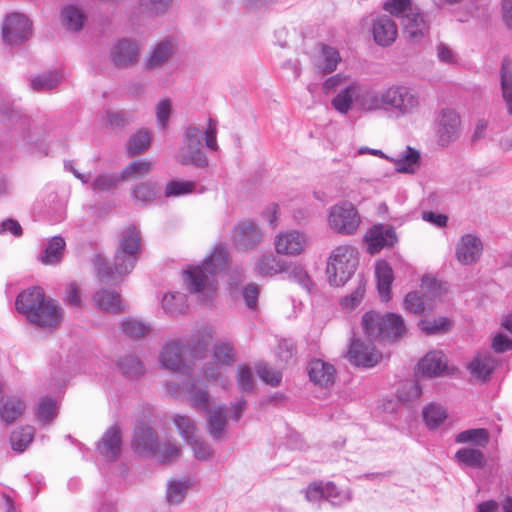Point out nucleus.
I'll return each instance as SVG.
<instances>
[{
  "label": "nucleus",
  "instance_id": "1",
  "mask_svg": "<svg viewBox=\"0 0 512 512\" xmlns=\"http://www.w3.org/2000/svg\"><path fill=\"white\" fill-rule=\"evenodd\" d=\"M228 263V251L217 247L202 265L190 266L183 272V281L187 290L197 299L208 304L217 295L218 283L215 279Z\"/></svg>",
  "mask_w": 512,
  "mask_h": 512
},
{
  "label": "nucleus",
  "instance_id": "2",
  "mask_svg": "<svg viewBox=\"0 0 512 512\" xmlns=\"http://www.w3.org/2000/svg\"><path fill=\"white\" fill-rule=\"evenodd\" d=\"M362 102L367 112L385 111L408 116L419 110L421 97L413 87L394 84L382 90L369 89Z\"/></svg>",
  "mask_w": 512,
  "mask_h": 512
},
{
  "label": "nucleus",
  "instance_id": "3",
  "mask_svg": "<svg viewBox=\"0 0 512 512\" xmlns=\"http://www.w3.org/2000/svg\"><path fill=\"white\" fill-rule=\"evenodd\" d=\"M140 250L139 230L135 226H129L122 231L119 246L114 256V270L101 255H96L93 265L97 277L106 284L117 283V275L123 276L130 273L138 259Z\"/></svg>",
  "mask_w": 512,
  "mask_h": 512
},
{
  "label": "nucleus",
  "instance_id": "4",
  "mask_svg": "<svg viewBox=\"0 0 512 512\" xmlns=\"http://www.w3.org/2000/svg\"><path fill=\"white\" fill-rule=\"evenodd\" d=\"M16 309L34 325L44 329L58 327L63 318V310L58 302L45 297L43 290L33 287L20 293L16 299Z\"/></svg>",
  "mask_w": 512,
  "mask_h": 512
},
{
  "label": "nucleus",
  "instance_id": "5",
  "mask_svg": "<svg viewBox=\"0 0 512 512\" xmlns=\"http://www.w3.org/2000/svg\"><path fill=\"white\" fill-rule=\"evenodd\" d=\"M216 137L217 123L213 119L208 120L205 130L195 125L187 126L183 134V146L178 156L179 163L198 168L207 167L209 160L203 151V140L209 150L217 151L219 147Z\"/></svg>",
  "mask_w": 512,
  "mask_h": 512
},
{
  "label": "nucleus",
  "instance_id": "6",
  "mask_svg": "<svg viewBox=\"0 0 512 512\" xmlns=\"http://www.w3.org/2000/svg\"><path fill=\"white\" fill-rule=\"evenodd\" d=\"M361 324L365 336L371 341L395 342L407 331L404 319L395 313L368 311L362 316Z\"/></svg>",
  "mask_w": 512,
  "mask_h": 512
},
{
  "label": "nucleus",
  "instance_id": "7",
  "mask_svg": "<svg viewBox=\"0 0 512 512\" xmlns=\"http://www.w3.org/2000/svg\"><path fill=\"white\" fill-rule=\"evenodd\" d=\"M358 265V252L350 245H340L330 254L326 273L329 283L339 287L344 285L354 274Z\"/></svg>",
  "mask_w": 512,
  "mask_h": 512
},
{
  "label": "nucleus",
  "instance_id": "8",
  "mask_svg": "<svg viewBox=\"0 0 512 512\" xmlns=\"http://www.w3.org/2000/svg\"><path fill=\"white\" fill-rule=\"evenodd\" d=\"M328 224L338 234L353 235L361 224V217L354 204L342 201L331 207Z\"/></svg>",
  "mask_w": 512,
  "mask_h": 512
},
{
  "label": "nucleus",
  "instance_id": "9",
  "mask_svg": "<svg viewBox=\"0 0 512 512\" xmlns=\"http://www.w3.org/2000/svg\"><path fill=\"white\" fill-rule=\"evenodd\" d=\"M460 133V115L450 108L441 110L436 120L437 143L441 147H447L459 138Z\"/></svg>",
  "mask_w": 512,
  "mask_h": 512
},
{
  "label": "nucleus",
  "instance_id": "10",
  "mask_svg": "<svg viewBox=\"0 0 512 512\" xmlns=\"http://www.w3.org/2000/svg\"><path fill=\"white\" fill-rule=\"evenodd\" d=\"M31 35V22L21 13L13 12L6 16L2 24V37L9 45H18Z\"/></svg>",
  "mask_w": 512,
  "mask_h": 512
},
{
  "label": "nucleus",
  "instance_id": "11",
  "mask_svg": "<svg viewBox=\"0 0 512 512\" xmlns=\"http://www.w3.org/2000/svg\"><path fill=\"white\" fill-rule=\"evenodd\" d=\"M353 338L348 351V359L351 364L370 368L375 366L382 358V354L373 345L374 341L367 338Z\"/></svg>",
  "mask_w": 512,
  "mask_h": 512
},
{
  "label": "nucleus",
  "instance_id": "12",
  "mask_svg": "<svg viewBox=\"0 0 512 512\" xmlns=\"http://www.w3.org/2000/svg\"><path fill=\"white\" fill-rule=\"evenodd\" d=\"M368 90H362L361 85L357 81H350L332 99L331 104L341 114H347L352 109L354 102H357L360 109L367 112V109L363 106L362 99L366 96Z\"/></svg>",
  "mask_w": 512,
  "mask_h": 512
},
{
  "label": "nucleus",
  "instance_id": "13",
  "mask_svg": "<svg viewBox=\"0 0 512 512\" xmlns=\"http://www.w3.org/2000/svg\"><path fill=\"white\" fill-rule=\"evenodd\" d=\"M364 242L367 245V251L373 255L383 248L393 246L397 242V235L392 226L378 224L366 232Z\"/></svg>",
  "mask_w": 512,
  "mask_h": 512
},
{
  "label": "nucleus",
  "instance_id": "14",
  "mask_svg": "<svg viewBox=\"0 0 512 512\" xmlns=\"http://www.w3.org/2000/svg\"><path fill=\"white\" fill-rule=\"evenodd\" d=\"M185 345L180 341L167 342L159 355V361L163 368L173 372H187L190 367L186 364L184 353Z\"/></svg>",
  "mask_w": 512,
  "mask_h": 512
},
{
  "label": "nucleus",
  "instance_id": "15",
  "mask_svg": "<svg viewBox=\"0 0 512 512\" xmlns=\"http://www.w3.org/2000/svg\"><path fill=\"white\" fill-rule=\"evenodd\" d=\"M306 245V235L298 230L280 232L274 239L275 250L280 255H300L304 251Z\"/></svg>",
  "mask_w": 512,
  "mask_h": 512
},
{
  "label": "nucleus",
  "instance_id": "16",
  "mask_svg": "<svg viewBox=\"0 0 512 512\" xmlns=\"http://www.w3.org/2000/svg\"><path fill=\"white\" fill-rule=\"evenodd\" d=\"M482 251L480 238L474 234H465L456 244L455 257L461 265H472L480 259Z\"/></svg>",
  "mask_w": 512,
  "mask_h": 512
},
{
  "label": "nucleus",
  "instance_id": "17",
  "mask_svg": "<svg viewBox=\"0 0 512 512\" xmlns=\"http://www.w3.org/2000/svg\"><path fill=\"white\" fill-rule=\"evenodd\" d=\"M403 34L411 43L421 42L429 33V25L418 8L403 15Z\"/></svg>",
  "mask_w": 512,
  "mask_h": 512
},
{
  "label": "nucleus",
  "instance_id": "18",
  "mask_svg": "<svg viewBox=\"0 0 512 512\" xmlns=\"http://www.w3.org/2000/svg\"><path fill=\"white\" fill-rule=\"evenodd\" d=\"M232 240L239 249L249 250L261 242L262 233L254 222L242 221L235 225Z\"/></svg>",
  "mask_w": 512,
  "mask_h": 512
},
{
  "label": "nucleus",
  "instance_id": "19",
  "mask_svg": "<svg viewBox=\"0 0 512 512\" xmlns=\"http://www.w3.org/2000/svg\"><path fill=\"white\" fill-rule=\"evenodd\" d=\"M157 444V435L151 427L142 424L135 428L132 448L136 453L153 456Z\"/></svg>",
  "mask_w": 512,
  "mask_h": 512
},
{
  "label": "nucleus",
  "instance_id": "20",
  "mask_svg": "<svg viewBox=\"0 0 512 512\" xmlns=\"http://www.w3.org/2000/svg\"><path fill=\"white\" fill-rule=\"evenodd\" d=\"M139 48L133 41L119 40L111 50V60L118 67L135 64L139 59Z\"/></svg>",
  "mask_w": 512,
  "mask_h": 512
},
{
  "label": "nucleus",
  "instance_id": "21",
  "mask_svg": "<svg viewBox=\"0 0 512 512\" xmlns=\"http://www.w3.org/2000/svg\"><path fill=\"white\" fill-rule=\"evenodd\" d=\"M372 32L375 42L381 46L392 44L398 35L396 23L387 15L378 16L373 21Z\"/></svg>",
  "mask_w": 512,
  "mask_h": 512
},
{
  "label": "nucleus",
  "instance_id": "22",
  "mask_svg": "<svg viewBox=\"0 0 512 512\" xmlns=\"http://www.w3.org/2000/svg\"><path fill=\"white\" fill-rule=\"evenodd\" d=\"M99 453L109 461L116 460L121 452V432L116 426L110 427L98 443Z\"/></svg>",
  "mask_w": 512,
  "mask_h": 512
},
{
  "label": "nucleus",
  "instance_id": "23",
  "mask_svg": "<svg viewBox=\"0 0 512 512\" xmlns=\"http://www.w3.org/2000/svg\"><path fill=\"white\" fill-rule=\"evenodd\" d=\"M446 369L447 359L441 351L427 353L418 363V371L427 378L440 376Z\"/></svg>",
  "mask_w": 512,
  "mask_h": 512
},
{
  "label": "nucleus",
  "instance_id": "24",
  "mask_svg": "<svg viewBox=\"0 0 512 512\" xmlns=\"http://www.w3.org/2000/svg\"><path fill=\"white\" fill-rule=\"evenodd\" d=\"M310 380L322 387H329L335 381L336 371L333 365L320 359L312 360L308 365Z\"/></svg>",
  "mask_w": 512,
  "mask_h": 512
},
{
  "label": "nucleus",
  "instance_id": "25",
  "mask_svg": "<svg viewBox=\"0 0 512 512\" xmlns=\"http://www.w3.org/2000/svg\"><path fill=\"white\" fill-rule=\"evenodd\" d=\"M175 52V45L171 40L157 43L145 60V67L154 70L166 64Z\"/></svg>",
  "mask_w": 512,
  "mask_h": 512
},
{
  "label": "nucleus",
  "instance_id": "26",
  "mask_svg": "<svg viewBox=\"0 0 512 512\" xmlns=\"http://www.w3.org/2000/svg\"><path fill=\"white\" fill-rule=\"evenodd\" d=\"M94 305L104 312L120 313L125 309L120 295L112 290L101 289L92 297Z\"/></svg>",
  "mask_w": 512,
  "mask_h": 512
},
{
  "label": "nucleus",
  "instance_id": "27",
  "mask_svg": "<svg viewBox=\"0 0 512 512\" xmlns=\"http://www.w3.org/2000/svg\"><path fill=\"white\" fill-rule=\"evenodd\" d=\"M60 20L62 26L67 31L78 32L83 28L84 23L87 20V15L83 8L74 4H69L62 8Z\"/></svg>",
  "mask_w": 512,
  "mask_h": 512
},
{
  "label": "nucleus",
  "instance_id": "28",
  "mask_svg": "<svg viewBox=\"0 0 512 512\" xmlns=\"http://www.w3.org/2000/svg\"><path fill=\"white\" fill-rule=\"evenodd\" d=\"M388 160L394 163L397 172L413 174L419 166L420 153L418 150L407 146L397 157H389Z\"/></svg>",
  "mask_w": 512,
  "mask_h": 512
},
{
  "label": "nucleus",
  "instance_id": "29",
  "mask_svg": "<svg viewBox=\"0 0 512 512\" xmlns=\"http://www.w3.org/2000/svg\"><path fill=\"white\" fill-rule=\"evenodd\" d=\"M255 270L262 276L272 277L288 271V263L273 254L262 255L255 265Z\"/></svg>",
  "mask_w": 512,
  "mask_h": 512
},
{
  "label": "nucleus",
  "instance_id": "30",
  "mask_svg": "<svg viewBox=\"0 0 512 512\" xmlns=\"http://www.w3.org/2000/svg\"><path fill=\"white\" fill-rule=\"evenodd\" d=\"M495 367L496 361L492 356L478 354L470 362L468 369L474 378L486 381L493 373Z\"/></svg>",
  "mask_w": 512,
  "mask_h": 512
},
{
  "label": "nucleus",
  "instance_id": "31",
  "mask_svg": "<svg viewBox=\"0 0 512 512\" xmlns=\"http://www.w3.org/2000/svg\"><path fill=\"white\" fill-rule=\"evenodd\" d=\"M66 242L61 236L52 237L40 255V261L45 265H57L62 261Z\"/></svg>",
  "mask_w": 512,
  "mask_h": 512
},
{
  "label": "nucleus",
  "instance_id": "32",
  "mask_svg": "<svg viewBox=\"0 0 512 512\" xmlns=\"http://www.w3.org/2000/svg\"><path fill=\"white\" fill-rule=\"evenodd\" d=\"M341 60L342 58L336 48L323 45L321 55L315 62V67L322 74H330L337 69Z\"/></svg>",
  "mask_w": 512,
  "mask_h": 512
},
{
  "label": "nucleus",
  "instance_id": "33",
  "mask_svg": "<svg viewBox=\"0 0 512 512\" xmlns=\"http://www.w3.org/2000/svg\"><path fill=\"white\" fill-rule=\"evenodd\" d=\"M377 287L383 301L390 299V288L393 282L392 268L385 261H378L375 267Z\"/></svg>",
  "mask_w": 512,
  "mask_h": 512
},
{
  "label": "nucleus",
  "instance_id": "34",
  "mask_svg": "<svg viewBox=\"0 0 512 512\" xmlns=\"http://www.w3.org/2000/svg\"><path fill=\"white\" fill-rule=\"evenodd\" d=\"M162 308L167 315L178 316L188 309L186 294L181 292H168L162 297Z\"/></svg>",
  "mask_w": 512,
  "mask_h": 512
},
{
  "label": "nucleus",
  "instance_id": "35",
  "mask_svg": "<svg viewBox=\"0 0 512 512\" xmlns=\"http://www.w3.org/2000/svg\"><path fill=\"white\" fill-rule=\"evenodd\" d=\"M152 132L142 128L130 136L126 143V150L129 156H136L145 152L151 145Z\"/></svg>",
  "mask_w": 512,
  "mask_h": 512
},
{
  "label": "nucleus",
  "instance_id": "36",
  "mask_svg": "<svg viewBox=\"0 0 512 512\" xmlns=\"http://www.w3.org/2000/svg\"><path fill=\"white\" fill-rule=\"evenodd\" d=\"M458 463L475 469H482L486 465L484 453L477 448H461L455 454Z\"/></svg>",
  "mask_w": 512,
  "mask_h": 512
},
{
  "label": "nucleus",
  "instance_id": "37",
  "mask_svg": "<svg viewBox=\"0 0 512 512\" xmlns=\"http://www.w3.org/2000/svg\"><path fill=\"white\" fill-rule=\"evenodd\" d=\"M226 424L227 419L224 406H219L209 413L207 418L208 432L215 440L223 438Z\"/></svg>",
  "mask_w": 512,
  "mask_h": 512
},
{
  "label": "nucleus",
  "instance_id": "38",
  "mask_svg": "<svg viewBox=\"0 0 512 512\" xmlns=\"http://www.w3.org/2000/svg\"><path fill=\"white\" fill-rule=\"evenodd\" d=\"M160 190L158 184L152 181H144L136 184L131 189L132 197L139 203L146 205L157 199Z\"/></svg>",
  "mask_w": 512,
  "mask_h": 512
},
{
  "label": "nucleus",
  "instance_id": "39",
  "mask_svg": "<svg viewBox=\"0 0 512 512\" xmlns=\"http://www.w3.org/2000/svg\"><path fill=\"white\" fill-rule=\"evenodd\" d=\"M490 440V434L485 428L467 429L458 433L455 442L459 444L470 443L478 447H486Z\"/></svg>",
  "mask_w": 512,
  "mask_h": 512
},
{
  "label": "nucleus",
  "instance_id": "40",
  "mask_svg": "<svg viewBox=\"0 0 512 512\" xmlns=\"http://www.w3.org/2000/svg\"><path fill=\"white\" fill-rule=\"evenodd\" d=\"M25 403L17 397L7 398L0 407L1 419L7 424L13 423L25 411Z\"/></svg>",
  "mask_w": 512,
  "mask_h": 512
},
{
  "label": "nucleus",
  "instance_id": "41",
  "mask_svg": "<svg viewBox=\"0 0 512 512\" xmlns=\"http://www.w3.org/2000/svg\"><path fill=\"white\" fill-rule=\"evenodd\" d=\"M121 331L131 339H140L151 331L150 324L136 318L127 317L120 325Z\"/></svg>",
  "mask_w": 512,
  "mask_h": 512
},
{
  "label": "nucleus",
  "instance_id": "42",
  "mask_svg": "<svg viewBox=\"0 0 512 512\" xmlns=\"http://www.w3.org/2000/svg\"><path fill=\"white\" fill-rule=\"evenodd\" d=\"M154 163L147 159H140L130 162L122 170L120 178L122 180L138 179L147 176L153 169Z\"/></svg>",
  "mask_w": 512,
  "mask_h": 512
},
{
  "label": "nucleus",
  "instance_id": "43",
  "mask_svg": "<svg viewBox=\"0 0 512 512\" xmlns=\"http://www.w3.org/2000/svg\"><path fill=\"white\" fill-rule=\"evenodd\" d=\"M63 77L58 72H46L31 79L30 86L34 91L45 92L56 88Z\"/></svg>",
  "mask_w": 512,
  "mask_h": 512
},
{
  "label": "nucleus",
  "instance_id": "44",
  "mask_svg": "<svg viewBox=\"0 0 512 512\" xmlns=\"http://www.w3.org/2000/svg\"><path fill=\"white\" fill-rule=\"evenodd\" d=\"M35 435V429L32 426L21 427L12 432L10 442L12 449L17 452H23L32 442Z\"/></svg>",
  "mask_w": 512,
  "mask_h": 512
},
{
  "label": "nucleus",
  "instance_id": "45",
  "mask_svg": "<svg viewBox=\"0 0 512 512\" xmlns=\"http://www.w3.org/2000/svg\"><path fill=\"white\" fill-rule=\"evenodd\" d=\"M189 480H171L167 485L166 498L170 505L180 504L189 489Z\"/></svg>",
  "mask_w": 512,
  "mask_h": 512
},
{
  "label": "nucleus",
  "instance_id": "46",
  "mask_svg": "<svg viewBox=\"0 0 512 512\" xmlns=\"http://www.w3.org/2000/svg\"><path fill=\"white\" fill-rule=\"evenodd\" d=\"M118 367L122 374L128 378H138L144 373L143 363L134 355H127L118 361Z\"/></svg>",
  "mask_w": 512,
  "mask_h": 512
},
{
  "label": "nucleus",
  "instance_id": "47",
  "mask_svg": "<svg viewBox=\"0 0 512 512\" xmlns=\"http://www.w3.org/2000/svg\"><path fill=\"white\" fill-rule=\"evenodd\" d=\"M404 307L407 311L416 315H421L432 309V306L428 302H425L419 292L416 291L410 292L406 295L404 299Z\"/></svg>",
  "mask_w": 512,
  "mask_h": 512
},
{
  "label": "nucleus",
  "instance_id": "48",
  "mask_svg": "<svg viewBox=\"0 0 512 512\" xmlns=\"http://www.w3.org/2000/svg\"><path fill=\"white\" fill-rule=\"evenodd\" d=\"M172 0H138L137 10L140 14L158 15L164 13Z\"/></svg>",
  "mask_w": 512,
  "mask_h": 512
},
{
  "label": "nucleus",
  "instance_id": "49",
  "mask_svg": "<svg viewBox=\"0 0 512 512\" xmlns=\"http://www.w3.org/2000/svg\"><path fill=\"white\" fill-rule=\"evenodd\" d=\"M153 456L161 463H171L179 458L180 449L170 442L158 443Z\"/></svg>",
  "mask_w": 512,
  "mask_h": 512
},
{
  "label": "nucleus",
  "instance_id": "50",
  "mask_svg": "<svg viewBox=\"0 0 512 512\" xmlns=\"http://www.w3.org/2000/svg\"><path fill=\"white\" fill-rule=\"evenodd\" d=\"M288 278L296 283H298L303 289H305L308 293L312 288V280L308 275L307 271L300 265H292L288 264Z\"/></svg>",
  "mask_w": 512,
  "mask_h": 512
},
{
  "label": "nucleus",
  "instance_id": "51",
  "mask_svg": "<svg viewBox=\"0 0 512 512\" xmlns=\"http://www.w3.org/2000/svg\"><path fill=\"white\" fill-rule=\"evenodd\" d=\"M237 386L241 393H251L255 388V381L251 369L240 365L237 371Z\"/></svg>",
  "mask_w": 512,
  "mask_h": 512
},
{
  "label": "nucleus",
  "instance_id": "52",
  "mask_svg": "<svg viewBox=\"0 0 512 512\" xmlns=\"http://www.w3.org/2000/svg\"><path fill=\"white\" fill-rule=\"evenodd\" d=\"M414 7L411 0H386L383 5V9L390 15L400 17L403 19V15L408 14L410 11H414Z\"/></svg>",
  "mask_w": 512,
  "mask_h": 512
},
{
  "label": "nucleus",
  "instance_id": "53",
  "mask_svg": "<svg viewBox=\"0 0 512 512\" xmlns=\"http://www.w3.org/2000/svg\"><path fill=\"white\" fill-rule=\"evenodd\" d=\"M56 411L55 400L52 398H43L38 405L36 417L40 422L49 424L55 417Z\"/></svg>",
  "mask_w": 512,
  "mask_h": 512
},
{
  "label": "nucleus",
  "instance_id": "54",
  "mask_svg": "<svg viewBox=\"0 0 512 512\" xmlns=\"http://www.w3.org/2000/svg\"><path fill=\"white\" fill-rule=\"evenodd\" d=\"M324 498L334 506H340L351 499L348 491L339 490L334 483L328 482L325 484Z\"/></svg>",
  "mask_w": 512,
  "mask_h": 512
},
{
  "label": "nucleus",
  "instance_id": "55",
  "mask_svg": "<svg viewBox=\"0 0 512 512\" xmlns=\"http://www.w3.org/2000/svg\"><path fill=\"white\" fill-rule=\"evenodd\" d=\"M174 423L178 429L180 435L187 441L190 442L196 437V427L193 420L186 415H176L174 417Z\"/></svg>",
  "mask_w": 512,
  "mask_h": 512
},
{
  "label": "nucleus",
  "instance_id": "56",
  "mask_svg": "<svg viewBox=\"0 0 512 512\" xmlns=\"http://www.w3.org/2000/svg\"><path fill=\"white\" fill-rule=\"evenodd\" d=\"M234 349L231 344L221 342L215 344L213 357L219 365H230L234 362Z\"/></svg>",
  "mask_w": 512,
  "mask_h": 512
},
{
  "label": "nucleus",
  "instance_id": "57",
  "mask_svg": "<svg viewBox=\"0 0 512 512\" xmlns=\"http://www.w3.org/2000/svg\"><path fill=\"white\" fill-rule=\"evenodd\" d=\"M502 95L509 115H512V72L506 67L501 69Z\"/></svg>",
  "mask_w": 512,
  "mask_h": 512
},
{
  "label": "nucleus",
  "instance_id": "58",
  "mask_svg": "<svg viewBox=\"0 0 512 512\" xmlns=\"http://www.w3.org/2000/svg\"><path fill=\"white\" fill-rule=\"evenodd\" d=\"M423 417L427 426L436 428L446 418V411L440 405H429L424 409Z\"/></svg>",
  "mask_w": 512,
  "mask_h": 512
},
{
  "label": "nucleus",
  "instance_id": "59",
  "mask_svg": "<svg viewBox=\"0 0 512 512\" xmlns=\"http://www.w3.org/2000/svg\"><path fill=\"white\" fill-rule=\"evenodd\" d=\"M188 394L192 405L198 409L207 411L209 407V394L205 389L198 388L192 384L188 389Z\"/></svg>",
  "mask_w": 512,
  "mask_h": 512
},
{
  "label": "nucleus",
  "instance_id": "60",
  "mask_svg": "<svg viewBox=\"0 0 512 512\" xmlns=\"http://www.w3.org/2000/svg\"><path fill=\"white\" fill-rule=\"evenodd\" d=\"M451 323L445 317H439L433 320H421L419 326L426 334H436L445 332L449 329Z\"/></svg>",
  "mask_w": 512,
  "mask_h": 512
},
{
  "label": "nucleus",
  "instance_id": "61",
  "mask_svg": "<svg viewBox=\"0 0 512 512\" xmlns=\"http://www.w3.org/2000/svg\"><path fill=\"white\" fill-rule=\"evenodd\" d=\"M203 373L207 381L218 382L224 389L230 385L229 379L223 375L222 368L219 365L207 363L204 366Z\"/></svg>",
  "mask_w": 512,
  "mask_h": 512
},
{
  "label": "nucleus",
  "instance_id": "62",
  "mask_svg": "<svg viewBox=\"0 0 512 512\" xmlns=\"http://www.w3.org/2000/svg\"><path fill=\"white\" fill-rule=\"evenodd\" d=\"M195 183L192 181H171L166 185L165 196H180L193 192Z\"/></svg>",
  "mask_w": 512,
  "mask_h": 512
},
{
  "label": "nucleus",
  "instance_id": "63",
  "mask_svg": "<svg viewBox=\"0 0 512 512\" xmlns=\"http://www.w3.org/2000/svg\"><path fill=\"white\" fill-rule=\"evenodd\" d=\"M259 377L271 386H278L282 380V373L267 364H261L257 367Z\"/></svg>",
  "mask_w": 512,
  "mask_h": 512
},
{
  "label": "nucleus",
  "instance_id": "64",
  "mask_svg": "<svg viewBox=\"0 0 512 512\" xmlns=\"http://www.w3.org/2000/svg\"><path fill=\"white\" fill-rule=\"evenodd\" d=\"M421 288L426 297L436 298L443 293V284L432 276H423Z\"/></svg>",
  "mask_w": 512,
  "mask_h": 512
}]
</instances>
